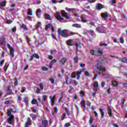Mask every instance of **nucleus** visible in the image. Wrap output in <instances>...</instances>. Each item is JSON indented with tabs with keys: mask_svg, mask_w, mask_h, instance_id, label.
Masks as SVG:
<instances>
[{
	"mask_svg": "<svg viewBox=\"0 0 127 127\" xmlns=\"http://www.w3.org/2000/svg\"><path fill=\"white\" fill-rule=\"evenodd\" d=\"M106 62L105 58H100L98 60L97 64L95 65V69L97 72H106V68L102 64Z\"/></svg>",
	"mask_w": 127,
	"mask_h": 127,
	"instance_id": "nucleus-1",
	"label": "nucleus"
},
{
	"mask_svg": "<svg viewBox=\"0 0 127 127\" xmlns=\"http://www.w3.org/2000/svg\"><path fill=\"white\" fill-rule=\"evenodd\" d=\"M62 15L60 14V12H57V14L56 17V18L58 20H59V21H61V20H64V18H65L66 19H69L70 18V17H69V13H67L65 11H63L62 12Z\"/></svg>",
	"mask_w": 127,
	"mask_h": 127,
	"instance_id": "nucleus-2",
	"label": "nucleus"
},
{
	"mask_svg": "<svg viewBox=\"0 0 127 127\" xmlns=\"http://www.w3.org/2000/svg\"><path fill=\"white\" fill-rule=\"evenodd\" d=\"M57 32L59 35H61V36L63 37V38H67L69 37V34H68L67 30H61V28H59L58 29Z\"/></svg>",
	"mask_w": 127,
	"mask_h": 127,
	"instance_id": "nucleus-3",
	"label": "nucleus"
},
{
	"mask_svg": "<svg viewBox=\"0 0 127 127\" xmlns=\"http://www.w3.org/2000/svg\"><path fill=\"white\" fill-rule=\"evenodd\" d=\"M8 117H9L6 119L7 124L13 126L14 125V116L10 115L8 116Z\"/></svg>",
	"mask_w": 127,
	"mask_h": 127,
	"instance_id": "nucleus-4",
	"label": "nucleus"
},
{
	"mask_svg": "<svg viewBox=\"0 0 127 127\" xmlns=\"http://www.w3.org/2000/svg\"><path fill=\"white\" fill-rule=\"evenodd\" d=\"M81 72H80L79 71H76L72 73L71 77H72L73 79H75L76 77H77V80H79V79L81 78Z\"/></svg>",
	"mask_w": 127,
	"mask_h": 127,
	"instance_id": "nucleus-5",
	"label": "nucleus"
},
{
	"mask_svg": "<svg viewBox=\"0 0 127 127\" xmlns=\"http://www.w3.org/2000/svg\"><path fill=\"white\" fill-rule=\"evenodd\" d=\"M80 105L82 108H84L83 111L85 112L86 108L87 107V104H86V101L85 100H82L80 102Z\"/></svg>",
	"mask_w": 127,
	"mask_h": 127,
	"instance_id": "nucleus-6",
	"label": "nucleus"
},
{
	"mask_svg": "<svg viewBox=\"0 0 127 127\" xmlns=\"http://www.w3.org/2000/svg\"><path fill=\"white\" fill-rule=\"evenodd\" d=\"M66 43L67 45H68V46H74L75 44L73 43V40L71 39H69L66 41Z\"/></svg>",
	"mask_w": 127,
	"mask_h": 127,
	"instance_id": "nucleus-7",
	"label": "nucleus"
},
{
	"mask_svg": "<svg viewBox=\"0 0 127 127\" xmlns=\"http://www.w3.org/2000/svg\"><path fill=\"white\" fill-rule=\"evenodd\" d=\"M66 60L65 58H63L59 61V63H60L61 66H64V64L66 63Z\"/></svg>",
	"mask_w": 127,
	"mask_h": 127,
	"instance_id": "nucleus-8",
	"label": "nucleus"
},
{
	"mask_svg": "<svg viewBox=\"0 0 127 127\" xmlns=\"http://www.w3.org/2000/svg\"><path fill=\"white\" fill-rule=\"evenodd\" d=\"M108 111V115L109 116V117H112L113 116V109H112V107H111V106H109L108 108L107 109Z\"/></svg>",
	"mask_w": 127,
	"mask_h": 127,
	"instance_id": "nucleus-9",
	"label": "nucleus"
},
{
	"mask_svg": "<svg viewBox=\"0 0 127 127\" xmlns=\"http://www.w3.org/2000/svg\"><path fill=\"white\" fill-rule=\"evenodd\" d=\"M10 55L11 57H14V49L11 46H10Z\"/></svg>",
	"mask_w": 127,
	"mask_h": 127,
	"instance_id": "nucleus-10",
	"label": "nucleus"
},
{
	"mask_svg": "<svg viewBox=\"0 0 127 127\" xmlns=\"http://www.w3.org/2000/svg\"><path fill=\"white\" fill-rule=\"evenodd\" d=\"M101 16L102 18H104V19H107L108 17H109V13L108 12H104L101 14Z\"/></svg>",
	"mask_w": 127,
	"mask_h": 127,
	"instance_id": "nucleus-11",
	"label": "nucleus"
},
{
	"mask_svg": "<svg viewBox=\"0 0 127 127\" xmlns=\"http://www.w3.org/2000/svg\"><path fill=\"white\" fill-rule=\"evenodd\" d=\"M96 7L98 10H101L102 8H104V6L103 4H101L100 3H98L96 4Z\"/></svg>",
	"mask_w": 127,
	"mask_h": 127,
	"instance_id": "nucleus-12",
	"label": "nucleus"
},
{
	"mask_svg": "<svg viewBox=\"0 0 127 127\" xmlns=\"http://www.w3.org/2000/svg\"><path fill=\"white\" fill-rule=\"evenodd\" d=\"M5 5H6V1L5 0L1 1L0 2V8L1 9H2V8L5 6Z\"/></svg>",
	"mask_w": 127,
	"mask_h": 127,
	"instance_id": "nucleus-13",
	"label": "nucleus"
},
{
	"mask_svg": "<svg viewBox=\"0 0 127 127\" xmlns=\"http://www.w3.org/2000/svg\"><path fill=\"white\" fill-rule=\"evenodd\" d=\"M14 110L13 109L11 108L10 109H8L7 112V116H13V115L11 114V113H14Z\"/></svg>",
	"mask_w": 127,
	"mask_h": 127,
	"instance_id": "nucleus-14",
	"label": "nucleus"
},
{
	"mask_svg": "<svg viewBox=\"0 0 127 127\" xmlns=\"http://www.w3.org/2000/svg\"><path fill=\"white\" fill-rule=\"evenodd\" d=\"M31 123H30V118H28L27 121L25 124V127H28V126H31Z\"/></svg>",
	"mask_w": 127,
	"mask_h": 127,
	"instance_id": "nucleus-15",
	"label": "nucleus"
},
{
	"mask_svg": "<svg viewBox=\"0 0 127 127\" xmlns=\"http://www.w3.org/2000/svg\"><path fill=\"white\" fill-rule=\"evenodd\" d=\"M65 10L67 11H68V12H74V11H76V9L72 8H69L68 7L65 8Z\"/></svg>",
	"mask_w": 127,
	"mask_h": 127,
	"instance_id": "nucleus-16",
	"label": "nucleus"
},
{
	"mask_svg": "<svg viewBox=\"0 0 127 127\" xmlns=\"http://www.w3.org/2000/svg\"><path fill=\"white\" fill-rule=\"evenodd\" d=\"M50 27H53V25L52 24L48 23L47 25H45V30H48V28H50Z\"/></svg>",
	"mask_w": 127,
	"mask_h": 127,
	"instance_id": "nucleus-17",
	"label": "nucleus"
},
{
	"mask_svg": "<svg viewBox=\"0 0 127 127\" xmlns=\"http://www.w3.org/2000/svg\"><path fill=\"white\" fill-rule=\"evenodd\" d=\"M45 19H48V20H52V18H51L50 15L47 13L45 14Z\"/></svg>",
	"mask_w": 127,
	"mask_h": 127,
	"instance_id": "nucleus-18",
	"label": "nucleus"
},
{
	"mask_svg": "<svg viewBox=\"0 0 127 127\" xmlns=\"http://www.w3.org/2000/svg\"><path fill=\"white\" fill-rule=\"evenodd\" d=\"M5 42H6V41H5V39L4 38L1 39L0 41V44L2 46H5Z\"/></svg>",
	"mask_w": 127,
	"mask_h": 127,
	"instance_id": "nucleus-19",
	"label": "nucleus"
},
{
	"mask_svg": "<svg viewBox=\"0 0 127 127\" xmlns=\"http://www.w3.org/2000/svg\"><path fill=\"white\" fill-rule=\"evenodd\" d=\"M13 93L12 90L10 89V87H8L7 90V95H12Z\"/></svg>",
	"mask_w": 127,
	"mask_h": 127,
	"instance_id": "nucleus-20",
	"label": "nucleus"
},
{
	"mask_svg": "<svg viewBox=\"0 0 127 127\" xmlns=\"http://www.w3.org/2000/svg\"><path fill=\"white\" fill-rule=\"evenodd\" d=\"M100 112L101 116V118H104V116H105V112H104V109L102 108H100Z\"/></svg>",
	"mask_w": 127,
	"mask_h": 127,
	"instance_id": "nucleus-21",
	"label": "nucleus"
},
{
	"mask_svg": "<svg viewBox=\"0 0 127 127\" xmlns=\"http://www.w3.org/2000/svg\"><path fill=\"white\" fill-rule=\"evenodd\" d=\"M103 50L102 49H98L97 51H96V53H98V56L99 55H102L103 54Z\"/></svg>",
	"mask_w": 127,
	"mask_h": 127,
	"instance_id": "nucleus-22",
	"label": "nucleus"
},
{
	"mask_svg": "<svg viewBox=\"0 0 127 127\" xmlns=\"http://www.w3.org/2000/svg\"><path fill=\"white\" fill-rule=\"evenodd\" d=\"M78 61H79V58L78 57H74L73 58V63H74V64H77Z\"/></svg>",
	"mask_w": 127,
	"mask_h": 127,
	"instance_id": "nucleus-23",
	"label": "nucleus"
},
{
	"mask_svg": "<svg viewBox=\"0 0 127 127\" xmlns=\"http://www.w3.org/2000/svg\"><path fill=\"white\" fill-rule=\"evenodd\" d=\"M90 52L92 55H95V56H99V54H98V53H97L96 51L95 52V51L93 50H91Z\"/></svg>",
	"mask_w": 127,
	"mask_h": 127,
	"instance_id": "nucleus-24",
	"label": "nucleus"
},
{
	"mask_svg": "<svg viewBox=\"0 0 127 127\" xmlns=\"http://www.w3.org/2000/svg\"><path fill=\"white\" fill-rule=\"evenodd\" d=\"M112 85L114 86V87H117V86H118L119 85V83L115 80H113L112 81Z\"/></svg>",
	"mask_w": 127,
	"mask_h": 127,
	"instance_id": "nucleus-25",
	"label": "nucleus"
},
{
	"mask_svg": "<svg viewBox=\"0 0 127 127\" xmlns=\"http://www.w3.org/2000/svg\"><path fill=\"white\" fill-rule=\"evenodd\" d=\"M28 15H33V12L32 11V10L30 8L28 9Z\"/></svg>",
	"mask_w": 127,
	"mask_h": 127,
	"instance_id": "nucleus-26",
	"label": "nucleus"
},
{
	"mask_svg": "<svg viewBox=\"0 0 127 127\" xmlns=\"http://www.w3.org/2000/svg\"><path fill=\"white\" fill-rule=\"evenodd\" d=\"M42 102H46V100H47V96L46 95H43L42 96Z\"/></svg>",
	"mask_w": 127,
	"mask_h": 127,
	"instance_id": "nucleus-27",
	"label": "nucleus"
},
{
	"mask_svg": "<svg viewBox=\"0 0 127 127\" xmlns=\"http://www.w3.org/2000/svg\"><path fill=\"white\" fill-rule=\"evenodd\" d=\"M21 28L24 29V30H27V27L24 24H22V25L20 26Z\"/></svg>",
	"mask_w": 127,
	"mask_h": 127,
	"instance_id": "nucleus-28",
	"label": "nucleus"
},
{
	"mask_svg": "<svg viewBox=\"0 0 127 127\" xmlns=\"http://www.w3.org/2000/svg\"><path fill=\"white\" fill-rule=\"evenodd\" d=\"M31 117L32 118V120H36V118H37V115L31 114Z\"/></svg>",
	"mask_w": 127,
	"mask_h": 127,
	"instance_id": "nucleus-29",
	"label": "nucleus"
},
{
	"mask_svg": "<svg viewBox=\"0 0 127 127\" xmlns=\"http://www.w3.org/2000/svg\"><path fill=\"white\" fill-rule=\"evenodd\" d=\"M41 25V22H38L35 25V29H37V28H39V26Z\"/></svg>",
	"mask_w": 127,
	"mask_h": 127,
	"instance_id": "nucleus-30",
	"label": "nucleus"
},
{
	"mask_svg": "<svg viewBox=\"0 0 127 127\" xmlns=\"http://www.w3.org/2000/svg\"><path fill=\"white\" fill-rule=\"evenodd\" d=\"M72 26L73 27H76L77 28H81V25L78 24H73Z\"/></svg>",
	"mask_w": 127,
	"mask_h": 127,
	"instance_id": "nucleus-31",
	"label": "nucleus"
},
{
	"mask_svg": "<svg viewBox=\"0 0 127 127\" xmlns=\"http://www.w3.org/2000/svg\"><path fill=\"white\" fill-rule=\"evenodd\" d=\"M70 84H74V86H77L78 84H79V82H77V81L74 80L73 81H70Z\"/></svg>",
	"mask_w": 127,
	"mask_h": 127,
	"instance_id": "nucleus-32",
	"label": "nucleus"
},
{
	"mask_svg": "<svg viewBox=\"0 0 127 127\" xmlns=\"http://www.w3.org/2000/svg\"><path fill=\"white\" fill-rule=\"evenodd\" d=\"M69 89H70L68 90V93H69V94H71V93H72V90L74 89V87L72 85H70Z\"/></svg>",
	"mask_w": 127,
	"mask_h": 127,
	"instance_id": "nucleus-33",
	"label": "nucleus"
},
{
	"mask_svg": "<svg viewBox=\"0 0 127 127\" xmlns=\"http://www.w3.org/2000/svg\"><path fill=\"white\" fill-rule=\"evenodd\" d=\"M80 18L82 21V22H87V19H86V18H85L84 17L81 16L80 17Z\"/></svg>",
	"mask_w": 127,
	"mask_h": 127,
	"instance_id": "nucleus-34",
	"label": "nucleus"
},
{
	"mask_svg": "<svg viewBox=\"0 0 127 127\" xmlns=\"http://www.w3.org/2000/svg\"><path fill=\"white\" fill-rule=\"evenodd\" d=\"M18 85V81H17V78L15 77V82H14V86H17Z\"/></svg>",
	"mask_w": 127,
	"mask_h": 127,
	"instance_id": "nucleus-35",
	"label": "nucleus"
},
{
	"mask_svg": "<svg viewBox=\"0 0 127 127\" xmlns=\"http://www.w3.org/2000/svg\"><path fill=\"white\" fill-rule=\"evenodd\" d=\"M33 56L36 59H39V55H38L37 54L34 53L33 54Z\"/></svg>",
	"mask_w": 127,
	"mask_h": 127,
	"instance_id": "nucleus-36",
	"label": "nucleus"
},
{
	"mask_svg": "<svg viewBox=\"0 0 127 127\" xmlns=\"http://www.w3.org/2000/svg\"><path fill=\"white\" fill-rule=\"evenodd\" d=\"M41 12V9L40 8H39L37 10L36 15L37 16H39V13Z\"/></svg>",
	"mask_w": 127,
	"mask_h": 127,
	"instance_id": "nucleus-37",
	"label": "nucleus"
},
{
	"mask_svg": "<svg viewBox=\"0 0 127 127\" xmlns=\"http://www.w3.org/2000/svg\"><path fill=\"white\" fill-rule=\"evenodd\" d=\"M39 86L41 90H43V89H44V86L43 85V84L42 83H40Z\"/></svg>",
	"mask_w": 127,
	"mask_h": 127,
	"instance_id": "nucleus-38",
	"label": "nucleus"
},
{
	"mask_svg": "<svg viewBox=\"0 0 127 127\" xmlns=\"http://www.w3.org/2000/svg\"><path fill=\"white\" fill-rule=\"evenodd\" d=\"M51 84H54L55 83V80L53 78H51L49 79Z\"/></svg>",
	"mask_w": 127,
	"mask_h": 127,
	"instance_id": "nucleus-39",
	"label": "nucleus"
},
{
	"mask_svg": "<svg viewBox=\"0 0 127 127\" xmlns=\"http://www.w3.org/2000/svg\"><path fill=\"white\" fill-rule=\"evenodd\" d=\"M68 80H69V76L68 75H65V83L66 84V85H68Z\"/></svg>",
	"mask_w": 127,
	"mask_h": 127,
	"instance_id": "nucleus-40",
	"label": "nucleus"
},
{
	"mask_svg": "<svg viewBox=\"0 0 127 127\" xmlns=\"http://www.w3.org/2000/svg\"><path fill=\"white\" fill-rule=\"evenodd\" d=\"M9 66V64H8L6 65L5 66H4V72H6V71L7 70V68H8Z\"/></svg>",
	"mask_w": 127,
	"mask_h": 127,
	"instance_id": "nucleus-41",
	"label": "nucleus"
},
{
	"mask_svg": "<svg viewBox=\"0 0 127 127\" xmlns=\"http://www.w3.org/2000/svg\"><path fill=\"white\" fill-rule=\"evenodd\" d=\"M51 102L52 103V107H54V105H55V100L54 99H51Z\"/></svg>",
	"mask_w": 127,
	"mask_h": 127,
	"instance_id": "nucleus-42",
	"label": "nucleus"
},
{
	"mask_svg": "<svg viewBox=\"0 0 127 127\" xmlns=\"http://www.w3.org/2000/svg\"><path fill=\"white\" fill-rule=\"evenodd\" d=\"M66 114L67 116H70V112L69 111V109L68 108H65Z\"/></svg>",
	"mask_w": 127,
	"mask_h": 127,
	"instance_id": "nucleus-43",
	"label": "nucleus"
},
{
	"mask_svg": "<svg viewBox=\"0 0 127 127\" xmlns=\"http://www.w3.org/2000/svg\"><path fill=\"white\" fill-rule=\"evenodd\" d=\"M36 103H37V100H36V99H33L32 100V105H36Z\"/></svg>",
	"mask_w": 127,
	"mask_h": 127,
	"instance_id": "nucleus-44",
	"label": "nucleus"
},
{
	"mask_svg": "<svg viewBox=\"0 0 127 127\" xmlns=\"http://www.w3.org/2000/svg\"><path fill=\"white\" fill-rule=\"evenodd\" d=\"M121 62L124 63H127V58H123L121 60Z\"/></svg>",
	"mask_w": 127,
	"mask_h": 127,
	"instance_id": "nucleus-45",
	"label": "nucleus"
},
{
	"mask_svg": "<svg viewBox=\"0 0 127 127\" xmlns=\"http://www.w3.org/2000/svg\"><path fill=\"white\" fill-rule=\"evenodd\" d=\"M93 121H94V119H93V118H92V116H90V120H89V125H92V123H93Z\"/></svg>",
	"mask_w": 127,
	"mask_h": 127,
	"instance_id": "nucleus-46",
	"label": "nucleus"
},
{
	"mask_svg": "<svg viewBox=\"0 0 127 127\" xmlns=\"http://www.w3.org/2000/svg\"><path fill=\"white\" fill-rule=\"evenodd\" d=\"M24 102L26 105H28V99H27V98H25L24 99Z\"/></svg>",
	"mask_w": 127,
	"mask_h": 127,
	"instance_id": "nucleus-47",
	"label": "nucleus"
},
{
	"mask_svg": "<svg viewBox=\"0 0 127 127\" xmlns=\"http://www.w3.org/2000/svg\"><path fill=\"white\" fill-rule=\"evenodd\" d=\"M93 87H99V83H98V81H96L93 85Z\"/></svg>",
	"mask_w": 127,
	"mask_h": 127,
	"instance_id": "nucleus-48",
	"label": "nucleus"
},
{
	"mask_svg": "<svg viewBox=\"0 0 127 127\" xmlns=\"http://www.w3.org/2000/svg\"><path fill=\"white\" fill-rule=\"evenodd\" d=\"M26 91V88L23 87L21 88V93H24V91Z\"/></svg>",
	"mask_w": 127,
	"mask_h": 127,
	"instance_id": "nucleus-49",
	"label": "nucleus"
},
{
	"mask_svg": "<svg viewBox=\"0 0 127 127\" xmlns=\"http://www.w3.org/2000/svg\"><path fill=\"white\" fill-rule=\"evenodd\" d=\"M120 42L121 43H124L125 42V40H124V38L123 37H120Z\"/></svg>",
	"mask_w": 127,
	"mask_h": 127,
	"instance_id": "nucleus-50",
	"label": "nucleus"
},
{
	"mask_svg": "<svg viewBox=\"0 0 127 127\" xmlns=\"http://www.w3.org/2000/svg\"><path fill=\"white\" fill-rule=\"evenodd\" d=\"M66 117V113H64L61 118V120L62 121H64V119H65V117Z\"/></svg>",
	"mask_w": 127,
	"mask_h": 127,
	"instance_id": "nucleus-51",
	"label": "nucleus"
},
{
	"mask_svg": "<svg viewBox=\"0 0 127 127\" xmlns=\"http://www.w3.org/2000/svg\"><path fill=\"white\" fill-rule=\"evenodd\" d=\"M12 32H15L16 31V27H14L11 29Z\"/></svg>",
	"mask_w": 127,
	"mask_h": 127,
	"instance_id": "nucleus-52",
	"label": "nucleus"
},
{
	"mask_svg": "<svg viewBox=\"0 0 127 127\" xmlns=\"http://www.w3.org/2000/svg\"><path fill=\"white\" fill-rule=\"evenodd\" d=\"M100 46L107 47V46H108V44H107V43H101L100 44Z\"/></svg>",
	"mask_w": 127,
	"mask_h": 127,
	"instance_id": "nucleus-53",
	"label": "nucleus"
},
{
	"mask_svg": "<svg viewBox=\"0 0 127 127\" xmlns=\"http://www.w3.org/2000/svg\"><path fill=\"white\" fill-rule=\"evenodd\" d=\"M42 70H43V71H47L48 70V68H47L46 66H43Z\"/></svg>",
	"mask_w": 127,
	"mask_h": 127,
	"instance_id": "nucleus-54",
	"label": "nucleus"
},
{
	"mask_svg": "<svg viewBox=\"0 0 127 127\" xmlns=\"http://www.w3.org/2000/svg\"><path fill=\"white\" fill-rule=\"evenodd\" d=\"M36 93L37 94H39V93H40V89L39 88V87H38L36 89Z\"/></svg>",
	"mask_w": 127,
	"mask_h": 127,
	"instance_id": "nucleus-55",
	"label": "nucleus"
},
{
	"mask_svg": "<svg viewBox=\"0 0 127 127\" xmlns=\"http://www.w3.org/2000/svg\"><path fill=\"white\" fill-rule=\"evenodd\" d=\"M106 85V82L105 81H102L101 83V86L102 88H104Z\"/></svg>",
	"mask_w": 127,
	"mask_h": 127,
	"instance_id": "nucleus-56",
	"label": "nucleus"
},
{
	"mask_svg": "<svg viewBox=\"0 0 127 127\" xmlns=\"http://www.w3.org/2000/svg\"><path fill=\"white\" fill-rule=\"evenodd\" d=\"M88 32H89V33L92 35V34H93L94 33V31L92 30H89L88 31Z\"/></svg>",
	"mask_w": 127,
	"mask_h": 127,
	"instance_id": "nucleus-57",
	"label": "nucleus"
},
{
	"mask_svg": "<svg viewBox=\"0 0 127 127\" xmlns=\"http://www.w3.org/2000/svg\"><path fill=\"white\" fill-rule=\"evenodd\" d=\"M6 23H7V24H10V23H12V20H8L6 22Z\"/></svg>",
	"mask_w": 127,
	"mask_h": 127,
	"instance_id": "nucleus-58",
	"label": "nucleus"
},
{
	"mask_svg": "<svg viewBox=\"0 0 127 127\" xmlns=\"http://www.w3.org/2000/svg\"><path fill=\"white\" fill-rule=\"evenodd\" d=\"M96 0H88V1L89 2V3H93V2H95Z\"/></svg>",
	"mask_w": 127,
	"mask_h": 127,
	"instance_id": "nucleus-59",
	"label": "nucleus"
},
{
	"mask_svg": "<svg viewBox=\"0 0 127 127\" xmlns=\"http://www.w3.org/2000/svg\"><path fill=\"white\" fill-rule=\"evenodd\" d=\"M56 62H57L56 60L54 59L52 61H51L50 63L53 64L54 63H56Z\"/></svg>",
	"mask_w": 127,
	"mask_h": 127,
	"instance_id": "nucleus-60",
	"label": "nucleus"
},
{
	"mask_svg": "<svg viewBox=\"0 0 127 127\" xmlns=\"http://www.w3.org/2000/svg\"><path fill=\"white\" fill-rule=\"evenodd\" d=\"M79 94L81 95L82 97H84V91L81 90L79 92Z\"/></svg>",
	"mask_w": 127,
	"mask_h": 127,
	"instance_id": "nucleus-61",
	"label": "nucleus"
},
{
	"mask_svg": "<svg viewBox=\"0 0 127 127\" xmlns=\"http://www.w3.org/2000/svg\"><path fill=\"white\" fill-rule=\"evenodd\" d=\"M92 103L90 101H87V107H91Z\"/></svg>",
	"mask_w": 127,
	"mask_h": 127,
	"instance_id": "nucleus-62",
	"label": "nucleus"
},
{
	"mask_svg": "<svg viewBox=\"0 0 127 127\" xmlns=\"http://www.w3.org/2000/svg\"><path fill=\"white\" fill-rule=\"evenodd\" d=\"M64 126L65 127H68L71 126V124H70V123H66Z\"/></svg>",
	"mask_w": 127,
	"mask_h": 127,
	"instance_id": "nucleus-63",
	"label": "nucleus"
},
{
	"mask_svg": "<svg viewBox=\"0 0 127 127\" xmlns=\"http://www.w3.org/2000/svg\"><path fill=\"white\" fill-rule=\"evenodd\" d=\"M75 46L76 47V49L78 50V48H79V46H80V45H79V43L76 42L75 43Z\"/></svg>",
	"mask_w": 127,
	"mask_h": 127,
	"instance_id": "nucleus-64",
	"label": "nucleus"
}]
</instances>
